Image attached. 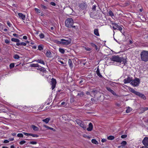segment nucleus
Segmentation results:
<instances>
[{"label":"nucleus","mask_w":148,"mask_h":148,"mask_svg":"<svg viewBox=\"0 0 148 148\" xmlns=\"http://www.w3.org/2000/svg\"><path fill=\"white\" fill-rule=\"evenodd\" d=\"M140 56L142 61L145 62L148 61V51H143L140 53Z\"/></svg>","instance_id":"f257e3e1"},{"label":"nucleus","mask_w":148,"mask_h":148,"mask_svg":"<svg viewBox=\"0 0 148 148\" xmlns=\"http://www.w3.org/2000/svg\"><path fill=\"white\" fill-rule=\"evenodd\" d=\"M65 26L68 28L72 27L75 28L76 26H73L74 21L71 18H69L67 19L65 22Z\"/></svg>","instance_id":"f03ea898"},{"label":"nucleus","mask_w":148,"mask_h":148,"mask_svg":"<svg viewBox=\"0 0 148 148\" xmlns=\"http://www.w3.org/2000/svg\"><path fill=\"white\" fill-rule=\"evenodd\" d=\"M112 61L121 63L122 60V58L120 57L119 56L114 55L110 58Z\"/></svg>","instance_id":"7ed1b4c3"},{"label":"nucleus","mask_w":148,"mask_h":148,"mask_svg":"<svg viewBox=\"0 0 148 148\" xmlns=\"http://www.w3.org/2000/svg\"><path fill=\"white\" fill-rule=\"evenodd\" d=\"M61 41H58V42L59 43L62 45H68L70 44L71 42V40L70 39H69L68 40L61 39Z\"/></svg>","instance_id":"20e7f679"},{"label":"nucleus","mask_w":148,"mask_h":148,"mask_svg":"<svg viewBox=\"0 0 148 148\" xmlns=\"http://www.w3.org/2000/svg\"><path fill=\"white\" fill-rule=\"evenodd\" d=\"M78 6L81 9L84 10L87 8V5L85 1H82L79 3Z\"/></svg>","instance_id":"39448f33"},{"label":"nucleus","mask_w":148,"mask_h":148,"mask_svg":"<svg viewBox=\"0 0 148 148\" xmlns=\"http://www.w3.org/2000/svg\"><path fill=\"white\" fill-rule=\"evenodd\" d=\"M140 82V80L139 79L136 78L133 80L131 83V84L134 86H136L139 85Z\"/></svg>","instance_id":"423d86ee"},{"label":"nucleus","mask_w":148,"mask_h":148,"mask_svg":"<svg viewBox=\"0 0 148 148\" xmlns=\"http://www.w3.org/2000/svg\"><path fill=\"white\" fill-rule=\"evenodd\" d=\"M56 81L55 79L52 78L51 79V85L52 90H53L56 87Z\"/></svg>","instance_id":"0eeeda50"},{"label":"nucleus","mask_w":148,"mask_h":148,"mask_svg":"<svg viewBox=\"0 0 148 148\" xmlns=\"http://www.w3.org/2000/svg\"><path fill=\"white\" fill-rule=\"evenodd\" d=\"M142 143L145 146H148V137H145L142 141Z\"/></svg>","instance_id":"6e6552de"},{"label":"nucleus","mask_w":148,"mask_h":148,"mask_svg":"<svg viewBox=\"0 0 148 148\" xmlns=\"http://www.w3.org/2000/svg\"><path fill=\"white\" fill-rule=\"evenodd\" d=\"M132 77H128L125 79L123 81L124 82V83L125 84H126L127 83H129L131 81H132Z\"/></svg>","instance_id":"1a4fd4ad"},{"label":"nucleus","mask_w":148,"mask_h":148,"mask_svg":"<svg viewBox=\"0 0 148 148\" xmlns=\"http://www.w3.org/2000/svg\"><path fill=\"white\" fill-rule=\"evenodd\" d=\"M136 95L138 96L141 98L143 99L144 100H145L146 99V97L144 94H143L142 93H140L138 92Z\"/></svg>","instance_id":"9d476101"},{"label":"nucleus","mask_w":148,"mask_h":148,"mask_svg":"<svg viewBox=\"0 0 148 148\" xmlns=\"http://www.w3.org/2000/svg\"><path fill=\"white\" fill-rule=\"evenodd\" d=\"M106 89L108 91L110 92L113 95H115L116 96H117V94L112 89H111L110 87H106Z\"/></svg>","instance_id":"9b49d317"},{"label":"nucleus","mask_w":148,"mask_h":148,"mask_svg":"<svg viewBox=\"0 0 148 148\" xmlns=\"http://www.w3.org/2000/svg\"><path fill=\"white\" fill-rule=\"evenodd\" d=\"M93 125L92 123H90L88 125V127L87 129L88 131H91L93 128Z\"/></svg>","instance_id":"f8f14e48"},{"label":"nucleus","mask_w":148,"mask_h":148,"mask_svg":"<svg viewBox=\"0 0 148 148\" xmlns=\"http://www.w3.org/2000/svg\"><path fill=\"white\" fill-rule=\"evenodd\" d=\"M18 14L20 18H21L23 20L25 19L26 17L25 15H23L21 13H18Z\"/></svg>","instance_id":"ddd939ff"},{"label":"nucleus","mask_w":148,"mask_h":148,"mask_svg":"<svg viewBox=\"0 0 148 148\" xmlns=\"http://www.w3.org/2000/svg\"><path fill=\"white\" fill-rule=\"evenodd\" d=\"M46 55V56L48 58H50L52 56V53L49 50L47 51Z\"/></svg>","instance_id":"4468645a"},{"label":"nucleus","mask_w":148,"mask_h":148,"mask_svg":"<svg viewBox=\"0 0 148 148\" xmlns=\"http://www.w3.org/2000/svg\"><path fill=\"white\" fill-rule=\"evenodd\" d=\"M16 45L20 47L21 46H25L26 45V43L24 42H19L16 44Z\"/></svg>","instance_id":"2eb2a0df"},{"label":"nucleus","mask_w":148,"mask_h":148,"mask_svg":"<svg viewBox=\"0 0 148 148\" xmlns=\"http://www.w3.org/2000/svg\"><path fill=\"white\" fill-rule=\"evenodd\" d=\"M94 34L97 36H99V33L98 29H95L94 30Z\"/></svg>","instance_id":"dca6fc26"},{"label":"nucleus","mask_w":148,"mask_h":148,"mask_svg":"<svg viewBox=\"0 0 148 148\" xmlns=\"http://www.w3.org/2000/svg\"><path fill=\"white\" fill-rule=\"evenodd\" d=\"M140 110H141V113H143L145 111L147 110H148V107H145V108H141L140 109Z\"/></svg>","instance_id":"f3484780"},{"label":"nucleus","mask_w":148,"mask_h":148,"mask_svg":"<svg viewBox=\"0 0 148 148\" xmlns=\"http://www.w3.org/2000/svg\"><path fill=\"white\" fill-rule=\"evenodd\" d=\"M79 125L83 128L84 130H85L86 128V125L84 124V123H83V122H82V123L80 124Z\"/></svg>","instance_id":"a211bd4d"},{"label":"nucleus","mask_w":148,"mask_h":148,"mask_svg":"<svg viewBox=\"0 0 148 148\" xmlns=\"http://www.w3.org/2000/svg\"><path fill=\"white\" fill-rule=\"evenodd\" d=\"M50 119V118H47L45 119H43L42 120V121L45 123H47L49 121Z\"/></svg>","instance_id":"6ab92c4d"},{"label":"nucleus","mask_w":148,"mask_h":148,"mask_svg":"<svg viewBox=\"0 0 148 148\" xmlns=\"http://www.w3.org/2000/svg\"><path fill=\"white\" fill-rule=\"evenodd\" d=\"M96 73L98 76H99V77H102V76L100 73L99 70L98 68L96 71Z\"/></svg>","instance_id":"aec40b11"},{"label":"nucleus","mask_w":148,"mask_h":148,"mask_svg":"<svg viewBox=\"0 0 148 148\" xmlns=\"http://www.w3.org/2000/svg\"><path fill=\"white\" fill-rule=\"evenodd\" d=\"M32 127L34 131H38L39 129V128L38 127L34 125H32Z\"/></svg>","instance_id":"412c9836"},{"label":"nucleus","mask_w":148,"mask_h":148,"mask_svg":"<svg viewBox=\"0 0 148 148\" xmlns=\"http://www.w3.org/2000/svg\"><path fill=\"white\" fill-rule=\"evenodd\" d=\"M68 63L70 67H73V64L71 59H69V60Z\"/></svg>","instance_id":"4be33fe9"},{"label":"nucleus","mask_w":148,"mask_h":148,"mask_svg":"<svg viewBox=\"0 0 148 148\" xmlns=\"http://www.w3.org/2000/svg\"><path fill=\"white\" fill-rule=\"evenodd\" d=\"M129 90L130 91H131L133 93L135 94V95H136L137 92H138L137 91L134 90V89H133L132 88H130L129 89Z\"/></svg>","instance_id":"5701e85b"},{"label":"nucleus","mask_w":148,"mask_h":148,"mask_svg":"<svg viewBox=\"0 0 148 148\" xmlns=\"http://www.w3.org/2000/svg\"><path fill=\"white\" fill-rule=\"evenodd\" d=\"M11 40L12 41H14L17 42V43H18L20 41V40L18 39L15 38H12L11 39Z\"/></svg>","instance_id":"b1692460"},{"label":"nucleus","mask_w":148,"mask_h":148,"mask_svg":"<svg viewBox=\"0 0 148 148\" xmlns=\"http://www.w3.org/2000/svg\"><path fill=\"white\" fill-rule=\"evenodd\" d=\"M91 142L93 143L96 145H97L98 144V141H97L95 139H92L91 140Z\"/></svg>","instance_id":"393cba45"},{"label":"nucleus","mask_w":148,"mask_h":148,"mask_svg":"<svg viewBox=\"0 0 148 148\" xmlns=\"http://www.w3.org/2000/svg\"><path fill=\"white\" fill-rule=\"evenodd\" d=\"M38 63L42 64L44 65L45 64V63L44 62V61L40 59H38L36 61Z\"/></svg>","instance_id":"a878e982"},{"label":"nucleus","mask_w":148,"mask_h":148,"mask_svg":"<svg viewBox=\"0 0 148 148\" xmlns=\"http://www.w3.org/2000/svg\"><path fill=\"white\" fill-rule=\"evenodd\" d=\"M30 66L31 67H39V65L38 64H33L30 65Z\"/></svg>","instance_id":"bb28decb"},{"label":"nucleus","mask_w":148,"mask_h":148,"mask_svg":"<svg viewBox=\"0 0 148 148\" xmlns=\"http://www.w3.org/2000/svg\"><path fill=\"white\" fill-rule=\"evenodd\" d=\"M84 93L83 92L79 91L78 93L77 96H78L80 97H82L83 96Z\"/></svg>","instance_id":"cd10ccee"},{"label":"nucleus","mask_w":148,"mask_h":148,"mask_svg":"<svg viewBox=\"0 0 148 148\" xmlns=\"http://www.w3.org/2000/svg\"><path fill=\"white\" fill-rule=\"evenodd\" d=\"M114 136H110L107 137L108 139L109 140H112L114 139Z\"/></svg>","instance_id":"c85d7f7f"},{"label":"nucleus","mask_w":148,"mask_h":148,"mask_svg":"<svg viewBox=\"0 0 148 148\" xmlns=\"http://www.w3.org/2000/svg\"><path fill=\"white\" fill-rule=\"evenodd\" d=\"M76 122L79 125L82 121L79 119H77L76 120Z\"/></svg>","instance_id":"c756f323"},{"label":"nucleus","mask_w":148,"mask_h":148,"mask_svg":"<svg viewBox=\"0 0 148 148\" xmlns=\"http://www.w3.org/2000/svg\"><path fill=\"white\" fill-rule=\"evenodd\" d=\"M91 100L92 102L93 103H96L97 102V99H94L93 98H91Z\"/></svg>","instance_id":"7c9ffc66"},{"label":"nucleus","mask_w":148,"mask_h":148,"mask_svg":"<svg viewBox=\"0 0 148 148\" xmlns=\"http://www.w3.org/2000/svg\"><path fill=\"white\" fill-rule=\"evenodd\" d=\"M59 51L62 54H64L65 52L64 50L63 49L60 48L59 49Z\"/></svg>","instance_id":"2f4dec72"},{"label":"nucleus","mask_w":148,"mask_h":148,"mask_svg":"<svg viewBox=\"0 0 148 148\" xmlns=\"http://www.w3.org/2000/svg\"><path fill=\"white\" fill-rule=\"evenodd\" d=\"M14 58L15 59H18L20 58V56L19 55H18L17 54H15V55L14 57Z\"/></svg>","instance_id":"473e14b6"},{"label":"nucleus","mask_w":148,"mask_h":148,"mask_svg":"<svg viewBox=\"0 0 148 148\" xmlns=\"http://www.w3.org/2000/svg\"><path fill=\"white\" fill-rule=\"evenodd\" d=\"M14 66V63H11L10 65V68L11 69Z\"/></svg>","instance_id":"72a5a7b5"},{"label":"nucleus","mask_w":148,"mask_h":148,"mask_svg":"<svg viewBox=\"0 0 148 148\" xmlns=\"http://www.w3.org/2000/svg\"><path fill=\"white\" fill-rule=\"evenodd\" d=\"M40 7L42 9H47V8L46 6L44 5H43L42 4H41V5Z\"/></svg>","instance_id":"f704fd0d"},{"label":"nucleus","mask_w":148,"mask_h":148,"mask_svg":"<svg viewBox=\"0 0 148 148\" xmlns=\"http://www.w3.org/2000/svg\"><path fill=\"white\" fill-rule=\"evenodd\" d=\"M31 136L34 137H38L39 136L38 135L33 134H31Z\"/></svg>","instance_id":"c9c22d12"},{"label":"nucleus","mask_w":148,"mask_h":148,"mask_svg":"<svg viewBox=\"0 0 148 148\" xmlns=\"http://www.w3.org/2000/svg\"><path fill=\"white\" fill-rule=\"evenodd\" d=\"M132 109L130 107H128L127 109L126 110V112L127 113H129L130 112L131 110H132Z\"/></svg>","instance_id":"e433bc0d"},{"label":"nucleus","mask_w":148,"mask_h":148,"mask_svg":"<svg viewBox=\"0 0 148 148\" xmlns=\"http://www.w3.org/2000/svg\"><path fill=\"white\" fill-rule=\"evenodd\" d=\"M39 36L40 38H43L44 37V35L42 33H41L39 34Z\"/></svg>","instance_id":"4c0bfd02"},{"label":"nucleus","mask_w":148,"mask_h":148,"mask_svg":"<svg viewBox=\"0 0 148 148\" xmlns=\"http://www.w3.org/2000/svg\"><path fill=\"white\" fill-rule=\"evenodd\" d=\"M109 14L110 16H114V14L111 10H110L109 11Z\"/></svg>","instance_id":"58836bf2"},{"label":"nucleus","mask_w":148,"mask_h":148,"mask_svg":"<svg viewBox=\"0 0 148 148\" xmlns=\"http://www.w3.org/2000/svg\"><path fill=\"white\" fill-rule=\"evenodd\" d=\"M44 127H46V128H47V129H50V130H54L53 128L49 127H48V126H47L46 125H44Z\"/></svg>","instance_id":"ea45409f"},{"label":"nucleus","mask_w":148,"mask_h":148,"mask_svg":"<svg viewBox=\"0 0 148 148\" xmlns=\"http://www.w3.org/2000/svg\"><path fill=\"white\" fill-rule=\"evenodd\" d=\"M127 144V142L125 141H123L121 143V144L122 145H123L125 146V145H126Z\"/></svg>","instance_id":"a19ab883"},{"label":"nucleus","mask_w":148,"mask_h":148,"mask_svg":"<svg viewBox=\"0 0 148 148\" xmlns=\"http://www.w3.org/2000/svg\"><path fill=\"white\" fill-rule=\"evenodd\" d=\"M17 136L18 137H23V135L21 133H19L17 134Z\"/></svg>","instance_id":"79ce46f5"},{"label":"nucleus","mask_w":148,"mask_h":148,"mask_svg":"<svg viewBox=\"0 0 148 148\" xmlns=\"http://www.w3.org/2000/svg\"><path fill=\"white\" fill-rule=\"evenodd\" d=\"M112 25H113L114 26H115L117 28L118 27L119 25L116 23H112Z\"/></svg>","instance_id":"37998d69"},{"label":"nucleus","mask_w":148,"mask_h":148,"mask_svg":"<svg viewBox=\"0 0 148 148\" xmlns=\"http://www.w3.org/2000/svg\"><path fill=\"white\" fill-rule=\"evenodd\" d=\"M85 49L87 51H90L91 50V49L90 48H89L88 47H84Z\"/></svg>","instance_id":"c03bdc74"},{"label":"nucleus","mask_w":148,"mask_h":148,"mask_svg":"<svg viewBox=\"0 0 148 148\" xmlns=\"http://www.w3.org/2000/svg\"><path fill=\"white\" fill-rule=\"evenodd\" d=\"M91 92L94 94H97L98 91L96 90H92L91 91Z\"/></svg>","instance_id":"a18cd8bd"},{"label":"nucleus","mask_w":148,"mask_h":148,"mask_svg":"<svg viewBox=\"0 0 148 148\" xmlns=\"http://www.w3.org/2000/svg\"><path fill=\"white\" fill-rule=\"evenodd\" d=\"M117 29L120 30L122 33V32H121V30L122 29V27L119 26V27H118L117 28Z\"/></svg>","instance_id":"49530a36"},{"label":"nucleus","mask_w":148,"mask_h":148,"mask_svg":"<svg viewBox=\"0 0 148 148\" xmlns=\"http://www.w3.org/2000/svg\"><path fill=\"white\" fill-rule=\"evenodd\" d=\"M38 49L40 50H41L43 49L42 46L41 45H39L38 46Z\"/></svg>","instance_id":"de8ad7c7"},{"label":"nucleus","mask_w":148,"mask_h":148,"mask_svg":"<svg viewBox=\"0 0 148 148\" xmlns=\"http://www.w3.org/2000/svg\"><path fill=\"white\" fill-rule=\"evenodd\" d=\"M34 9L35 11H36L37 12L39 13H40V10L37 8H35Z\"/></svg>","instance_id":"09e8293b"},{"label":"nucleus","mask_w":148,"mask_h":148,"mask_svg":"<svg viewBox=\"0 0 148 148\" xmlns=\"http://www.w3.org/2000/svg\"><path fill=\"white\" fill-rule=\"evenodd\" d=\"M26 143V141L25 140H23L20 141L19 143V144L21 145H22L24 143Z\"/></svg>","instance_id":"8fccbe9b"},{"label":"nucleus","mask_w":148,"mask_h":148,"mask_svg":"<svg viewBox=\"0 0 148 148\" xmlns=\"http://www.w3.org/2000/svg\"><path fill=\"white\" fill-rule=\"evenodd\" d=\"M7 24L9 27H11L12 26V25L9 21L7 22Z\"/></svg>","instance_id":"3c124183"},{"label":"nucleus","mask_w":148,"mask_h":148,"mask_svg":"<svg viewBox=\"0 0 148 148\" xmlns=\"http://www.w3.org/2000/svg\"><path fill=\"white\" fill-rule=\"evenodd\" d=\"M23 134L25 135L26 136H31V134H30V133H26V132H23Z\"/></svg>","instance_id":"603ef678"},{"label":"nucleus","mask_w":148,"mask_h":148,"mask_svg":"<svg viewBox=\"0 0 148 148\" xmlns=\"http://www.w3.org/2000/svg\"><path fill=\"white\" fill-rule=\"evenodd\" d=\"M96 7V5H93L92 6V10H93L94 11H95Z\"/></svg>","instance_id":"864d4df0"},{"label":"nucleus","mask_w":148,"mask_h":148,"mask_svg":"<svg viewBox=\"0 0 148 148\" xmlns=\"http://www.w3.org/2000/svg\"><path fill=\"white\" fill-rule=\"evenodd\" d=\"M5 42L6 44H9L10 43V41L8 39H5Z\"/></svg>","instance_id":"5fc2aeb1"},{"label":"nucleus","mask_w":148,"mask_h":148,"mask_svg":"<svg viewBox=\"0 0 148 148\" xmlns=\"http://www.w3.org/2000/svg\"><path fill=\"white\" fill-rule=\"evenodd\" d=\"M29 143L32 144H36L37 143V142L35 141H31Z\"/></svg>","instance_id":"6e6d98bb"},{"label":"nucleus","mask_w":148,"mask_h":148,"mask_svg":"<svg viewBox=\"0 0 148 148\" xmlns=\"http://www.w3.org/2000/svg\"><path fill=\"white\" fill-rule=\"evenodd\" d=\"M127 137V135H125H125H122L121 136V138H126V137Z\"/></svg>","instance_id":"4d7b16f0"},{"label":"nucleus","mask_w":148,"mask_h":148,"mask_svg":"<svg viewBox=\"0 0 148 148\" xmlns=\"http://www.w3.org/2000/svg\"><path fill=\"white\" fill-rule=\"evenodd\" d=\"M90 45H91L93 47H96V45H95V44H94L93 43H90Z\"/></svg>","instance_id":"13d9d810"},{"label":"nucleus","mask_w":148,"mask_h":148,"mask_svg":"<svg viewBox=\"0 0 148 148\" xmlns=\"http://www.w3.org/2000/svg\"><path fill=\"white\" fill-rule=\"evenodd\" d=\"M9 142V141L7 140H5L3 142V143H8Z\"/></svg>","instance_id":"bf43d9fd"},{"label":"nucleus","mask_w":148,"mask_h":148,"mask_svg":"<svg viewBox=\"0 0 148 148\" xmlns=\"http://www.w3.org/2000/svg\"><path fill=\"white\" fill-rule=\"evenodd\" d=\"M50 4L53 5V6H55L56 5V3L54 2H51V3H50Z\"/></svg>","instance_id":"052dcab7"},{"label":"nucleus","mask_w":148,"mask_h":148,"mask_svg":"<svg viewBox=\"0 0 148 148\" xmlns=\"http://www.w3.org/2000/svg\"><path fill=\"white\" fill-rule=\"evenodd\" d=\"M44 68L43 67H41L40 68H39L38 69L39 70L41 71H43L44 69Z\"/></svg>","instance_id":"680f3d73"},{"label":"nucleus","mask_w":148,"mask_h":148,"mask_svg":"<svg viewBox=\"0 0 148 148\" xmlns=\"http://www.w3.org/2000/svg\"><path fill=\"white\" fill-rule=\"evenodd\" d=\"M118 148H125V146L123 145H121L119 146Z\"/></svg>","instance_id":"e2e57ef3"},{"label":"nucleus","mask_w":148,"mask_h":148,"mask_svg":"<svg viewBox=\"0 0 148 148\" xmlns=\"http://www.w3.org/2000/svg\"><path fill=\"white\" fill-rule=\"evenodd\" d=\"M121 58H122V61H123L124 63H125L126 62V60L124 59L123 57H121Z\"/></svg>","instance_id":"0e129e2a"},{"label":"nucleus","mask_w":148,"mask_h":148,"mask_svg":"<svg viewBox=\"0 0 148 148\" xmlns=\"http://www.w3.org/2000/svg\"><path fill=\"white\" fill-rule=\"evenodd\" d=\"M106 139H102V140H101V142L102 143L104 142H106Z\"/></svg>","instance_id":"69168bd1"},{"label":"nucleus","mask_w":148,"mask_h":148,"mask_svg":"<svg viewBox=\"0 0 148 148\" xmlns=\"http://www.w3.org/2000/svg\"><path fill=\"white\" fill-rule=\"evenodd\" d=\"M95 47L96 50H97L98 51L99 50V49H98L97 45H96V47Z\"/></svg>","instance_id":"338daca9"},{"label":"nucleus","mask_w":148,"mask_h":148,"mask_svg":"<svg viewBox=\"0 0 148 148\" xmlns=\"http://www.w3.org/2000/svg\"><path fill=\"white\" fill-rule=\"evenodd\" d=\"M140 148H148V147L146 146H143L142 147H140Z\"/></svg>","instance_id":"774afa93"}]
</instances>
